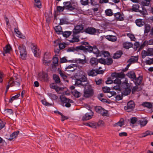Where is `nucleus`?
Returning <instances> with one entry per match:
<instances>
[{"instance_id": "1", "label": "nucleus", "mask_w": 153, "mask_h": 153, "mask_svg": "<svg viewBox=\"0 0 153 153\" xmlns=\"http://www.w3.org/2000/svg\"><path fill=\"white\" fill-rule=\"evenodd\" d=\"M64 6L63 7L58 6L56 7V10H55L54 13V20H57L58 13L62 12L65 9L69 11H73L74 10H77L79 9L78 4L77 2L75 1H65L63 3Z\"/></svg>"}, {"instance_id": "2", "label": "nucleus", "mask_w": 153, "mask_h": 153, "mask_svg": "<svg viewBox=\"0 0 153 153\" xmlns=\"http://www.w3.org/2000/svg\"><path fill=\"white\" fill-rule=\"evenodd\" d=\"M126 75L130 79H132L133 80H135L134 84L136 85H140L143 81V76H140L137 78L135 73L134 71H131L128 72L126 74Z\"/></svg>"}, {"instance_id": "3", "label": "nucleus", "mask_w": 153, "mask_h": 153, "mask_svg": "<svg viewBox=\"0 0 153 153\" xmlns=\"http://www.w3.org/2000/svg\"><path fill=\"white\" fill-rule=\"evenodd\" d=\"M85 86L84 97L85 98H89L92 97L94 94V91L91 85L87 83L85 84Z\"/></svg>"}, {"instance_id": "4", "label": "nucleus", "mask_w": 153, "mask_h": 153, "mask_svg": "<svg viewBox=\"0 0 153 153\" xmlns=\"http://www.w3.org/2000/svg\"><path fill=\"white\" fill-rule=\"evenodd\" d=\"M21 58L22 60L26 59L27 56V52L25 46L23 45H20L18 47Z\"/></svg>"}, {"instance_id": "5", "label": "nucleus", "mask_w": 153, "mask_h": 153, "mask_svg": "<svg viewBox=\"0 0 153 153\" xmlns=\"http://www.w3.org/2000/svg\"><path fill=\"white\" fill-rule=\"evenodd\" d=\"M126 105L124 107V109L127 112H129L133 111L135 107V104L132 100L128 101Z\"/></svg>"}, {"instance_id": "6", "label": "nucleus", "mask_w": 153, "mask_h": 153, "mask_svg": "<svg viewBox=\"0 0 153 153\" xmlns=\"http://www.w3.org/2000/svg\"><path fill=\"white\" fill-rule=\"evenodd\" d=\"M94 109L97 113L102 114L103 116H108V111L101 106H97L95 107Z\"/></svg>"}, {"instance_id": "7", "label": "nucleus", "mask_w": 153, "mask_h": 153, "mask_svg": "<svg viewBox=\"0 0 153 153\" xmlns=\"http://www.w3.org/2000/svg\"><path fill=\"white\" fill-rule=\"evenodd\" d=\"M87 47L88 48V49L91 50V51L89 52L90 53L93 52L94 54H96V57H97L99 56H101V52L98 49L96 45H94L93 47L91 45L87 46Z\"/></svg>"}, {"instance_id": "8", "label": "nucleus", "mask_w": 153, "mask_h": 153, "mask_svg": "<svg viewBox=\"0 0 153 153\" xmlns=\"http://www.w3.org/2000/svg\"><path fill=\"white\" fill-rule=\"evenodd\" d=\"M99 29H97L94 27H88L84 29L83 32L90 35H95L97 32L99 33Z\"/></svg>"}, {"instance_id": "9", "label": "nucleus", "mask_w": 153, "mask_h": 153, "mask_svg": "<svg viewBox=\"0 0 153 153\" xmlns=\"http://www.w3.org/2000/svg\"><path fill=\"white\" fill-rule=\"evenodd\" d=\"M30 44V47L34 53V56L38 58L40 57V53L39 49L37 47L36 45L34 43H31Z\"/></svg>"}, {"instance_id": "10", "label": "nucleus", "mask_w": 153, "mask_h": 153, "mask_svg": "<svg viewBox=\"0 0 153 153\" xmlns=\"http://www.w3.org/2000/svg\"><path fill=\"white\" fill-rule=\"evenodd\" d=\"M38 77L41 80H43L44 82H46L48 81V75L45 72L42 71L41 73H39Z\"/></svg>"}, {"instance_id": "11", "label": "nucleus", "mask_w": 153, "mask_h": 153, "mask_svg": "<svg viewBox=\"0 0 153 153\" xmlns=\"http://www.w3.org/2000/svg\"><path fill=\"white\" fill-rule=\"evenodd\" d=\"M89 112L86 113L83 116L82 118V120L83 121L89 120L92 118L94 115V113L91 110H89Z\"/></svg>"}, {"instance_id": "12", "label": "nucleus", "mask_w": 153, "mask_h": 153, "mask_svg": "<svg viewBox=\"0 0 153 153\" xmlns=\"http://www.w3.org/2000/svg\"><path fill=\"white\" fill-rule=\"evenodd\" d=\"M87 80V78L84 75H83L80 79H77L75 82V85H80L83 86H85V85L82 84V82H86Z\"/></svg>"}, {"instance_id": "13", "label": "nucleus", "mask_w": 153, "mask_h": 153, "mask_svg": "<svg viewBox=\"0 0 153 153\" xmlns=\"http://www.w3.org/2000/svg\"><path fill=\"white\" fill-rule=\"evenodd\" d=\"M60 99H61V102H62V105L63 106H64V103H66V102H69L70 103H73L74 102V101L73 100L67 98L65 96H62V97L61 96H60Z\"/></svg>"}, {"instance_id": "14", "label": "nucleus", "mask_w": 153, "mask_h": 153, "mask_svg": "<svg viewBox=\"0 0 153 153\" xmlns=\"http://www.w3.org/2000/svg\"><path fill=\"white\" fill-rule=\"evenodd\" d=\"M114 15L115 17V19L117 21H121L124 20L123 17L122 16V15L120 12L114 13Z\"/></svg>"}, {"instance_id": "15", "label": "nucleus", "mask_w": 153, "mask_h": 153, "mask_svg": "<svg viewBox=\"0 0 153 153\" xmlns=\"http://www.w3.org/2000/svg\"><path fill=\"white\" fill-rule=\"evenodd\" d=\"M90 63L91 66H95L98 64V59L97 58H91L90 59Z\"/></svg>"}, {"instance_id": "16", "label": "nucleus", "mask_w": 153, "mask_h": 153, "mask_svg": "<svg viewBox=\"0 0 153 153\" xmlns=\"http://www.w3.org/2000/svg\"><path fill=\"white\" fill-rule=\"evenodd\" d=\"M123 54V51L121 50L118 51L114 54L113 58L114 59H117L121 57Z\"/></svg>"}, {"instance_id": "17", "label": "nucleus", "mask_w": 153, "mask_h": 153, "mask_svg": "<svg viewBox=\"0 0 153 153\" xmlns=\"http://www.w3.org/2000/svg\"><path fill=\"white\" fill-rule=\"evenodd\" d=\"M138 59V56H131L127 62V63L130 62L131 64L132 63L137 62Z\"/></svg>"}, {"instance_id": "18", "label": "nucleus", "mask_w": 153, "mask_h": 153, "mask_svg": "<svg viewBox=\"0 0 153 153\" xmlns=\"http://www.w3.org/2000/svg\"><path fill=\"white\" fill-rule=\"evenodd\" d=\"M19 131H17L14 132L10 135V137L9 138L7 139L8 140H9L11 141L14 138H16L17 135L19 133Z\"/></svg>"}, {"instance_id": "19", "label": "nucleus", "mask_w": 153, "mask_h": 153, "mask_svg": "<svg viewBox=\"0 0 153 153\" xmlns=\"http://www.w3.org/2000/svg\"><path fill=\"white\" fill-rule=\"evenodd\" d=\"M136 25L139 27H141L145 25L144 20L141 19H137L135 21Z\"/></svg>"}, {"instance_id": "20", "label": "nucleus", "mask_w": 153, "mask_h": 153, "mask_svg": "<svg viewBox=\"0 0 153 153\" xmlns=\"http://www.w3.org/2000/svg\"><path fill=\"white\" fill-rule=\"evenodd\" d=\"M58 58L57 57H53V58L52 67H56L58 66Z\"/></svg>"}, {"instance_id": "21", "label": "nucleus", "mask_w": 153, "mask_h": 153, "mask_svg": "<svg viewBox=\"0 0 153 153\" xmlns=\"http://www.w3.org/2000/svg\"><path fill=\"white\" fill-rule=\"evenodd\" d=\"M133 44L131 42H124L123 44V46L124 48L128 49L132 47Z\"/></svg>"}, {"instance_id": "22", "label": "nucleus", "mask_w": 153, "mask_h": 153, "mask_svg": "<svg viewBox=\"0 0 153 153\" xmlns=\"http://www.w3.org/2000/svg\"><path fill=\"white\" fill-rule=\"evenodd\" d=\"M148 122V120H143L137 121L138 124H140L141 127L146 126Z\"/></svg>"}, {"instance_id": "23", "label": "nucleus", "mask_w": 153, "mask_h": 153, "mask_svg": "<svg viewBox=\"0 0 153 153\" xmlns=\"http://www.w3.org/2000/svg\"><path fill=\"white\" fill-rule=\"evenodd\" d=\"M130 86H129L126 88H125V89L123 93H122V94L125 96L129 94L131 92V90L129 88Z\"/></svg>"}, {"instance_id": "24", "label": "nucleus", "mask_w": 153, "mask_h": 153, "mask_svg": "<svg viewBox=\"0 0 153 153\" xmlns=\"http://www.w3.org/2000/svg\"><path fill=\"white\" fill-rule=\"evenodd\" d=\"M105 38L108 40L112 42H115L117 40L116 37L112 35L107 36Z\"/></svg>"}, {"instance_id": "25", "label": "nucleus", "mask_w": 153, "mask_h": 153, "mask_svg": "<svg viewBox=\"0 0 153 153\" xmlns=\"http://www.w3.org/2000/svg\"><path fill=\"white\" fill-rule=\"evenodd\" d=\"M11 49L12 48L9 44L6 45L5 47L4 48V52H5V53H9Z\"/></svg>"}, {"instance_id": "26", "label": "nucleus", "mask_w": 153, "mask_h": 153, "mask_svg": "<svg viewBox=\"0 0 153 153\" xmlns=\"http://www.w3.org/2000/svg\"><path fill=\"white\" fill-rule=\"evenodd\" d=\"M34 1L36 3L34 4V7H36L39 8H40L42 7L40 0H34Z\"/></svg>"}, {"instance_id": "27", "label": "nucleus", "mask_w": 153, "mask_h": 153, "mask_svg": "<svg viewBox=\"0 0 153 153\" xmlns=\"http://www.w3.org/2000/svg\"><path fill=\"white\" fill-rule=\"evenodd\" d=\"M53 78L56 83L58 84L60 82V79L59 76L56 74H53Z\"/></svg>"}, {"instance_id": "28", "label": "nucleus", "mask_w": 153, "mask_h": 153, "mask_svg": "<svg viewBox=\"0 0 153 153\" xmlns=\"http://www.w3.org/2000/svg\"><path fill=\"white\" fill-rule=\"evenodd\" d=\"M139 7L140 5L138 4H134L133 5L131 10L132 11L137 12L138 9H139Z\"/></svg>"}, {"instance_id": "29", "label": "nucleus", "mask_w": 153, "mask_h": 153, "mask_svg": "<svg viewBox=\"0 0 153 153\" xmlns=\"http://www.w3.org/2000/svg\"><path fill=\"white\" fill-rule=\"evenodd\" d=\"M142 105L144 107H146L149 109L152 107V104L150 102H145L142 103Z\"/></svg>"}, {"instance_id": "30", "label": "nucleus", "mask_w": 153, "mask_h": 153, "mask_svg": "<svg viewBox=\"0 0 153 153\" xmlns=\"http://www.w3.org/2000/svg\"><path fill=\"white\" fill-rule=\"evenodd\" d=\"M144 33H147L150 31L151 29L150 25L148 24H146L145 25Z\"/></svg>"}, {"instance_id": "31", "label": "nucleus", "mask_w": 153, "mask_h": 153, "mask_svg": "<svg viewBox=\"0 0 153 153\" xmlns=\"http://www.w3.org/2000/svg\"><path fill=\"white\" fill-rule=\"evenodd\" d=\"M72 94L76 97L78 98L81 95V93L76 90H74V91L72 92Z\"/></svg>"}, {"instance_id": "32", "label": "nucleus", "mask_w": 153, "mask_h": 153, "mask_svg": "<svg viewBox=\"0 0 153 153\" xmlns=\"http://www.w3.org/2000/svg\"><path fill=\"white\" fill-rule=\"evenodd\" d=\"M153 135V132L152 131L148 130L145 133L142 134V137H145L148 135Z\"/></svg>"}, {"instance_id": "33", "label": "nucleus", "mask_w": 153, "mask_h": 153, "mask_svg": "<svg viewBox=\"0 0 153 153\" xmlns=\"http://www.w3.org/2000/svg\"><path fill=\"white\" fill-rule=\"evenodd\" d=\"M48 95L52 100H56L58 98V96L57 95L52 93H48Z\"/></svg>"}, {"instance_id": "34", "label": "nucleus", "mask_w": 153, "mask_h": 153, "mask_svg": "<svg viewBox=\"0 0 153 153\" xmlns=\"http://www.w3.org/2000/svg\"><path fill=\"white\" fill-rule=\"evenodd\" d=\"M79 50L83 51L84 52H91V50H90L88 48H86L85 47L82 45L79 46Z\"/></svg>"}, {"instance_id": "35", "label": "nucleus", "mask_w": 153, "mask_h": 153, "mask_svg": "<svg viewBox=\"0 0 153 153\" xmlns=\"http://www.w3.org/2000/svg\"><path fill=\"white\" fill-rule=\"evenodd\" d=\"M71 34V32L70 31H65L64 32H62V34L63 36L66 38L68 37Z\"/></svg>"}, {"instance_id": "36", "label": "nucleus", "mask_w": 153, "mask_h": 153, "mask_svg": "<svg viewBox=\"0 0 153 153\" xmlns=\"http://www.w3.org/2000/svg\"><path fill=\"white\" fill-rule=\"evenodd\" d=\"M20 96V94H18L12 97L11 98L9 99V102L11 103L14 100L17 99Z\"/></svg>"}, {"instance_id": "37", "label": "nucleus", "mask_w": 153, "mask_h": 153, "mask_svg": "<svg viewBox=\"0 0 153 153\" xmlns=\"http://www.w3.org/2000/svg\"><path fill=\"white\" fill-rule=\"evenodd\" d=\"M123 120L121 121V120L118 122L114 125V126H116L117 125H119L120 127H122V126L124 124V121L123 119H122Z\"/></svg>"}, {"instance_id": "38", "label": "nucleus", "mask_w": 153, "mask_h": 153, "mask_svg": "<svg viewBox=\"0 0 153 153\" xmlns=\"http://www.w3.org/2000/svg\"><path fill=\"white\" fill-rule=\"evenodd\" d=\"M88 75L89 76H96V71L95 69H92L88 73Z\"/></svg>"}, {"instance_id": "39", "label": "nucleus", "mask_w": 153, "mask_h": 153, "mask_svg": "<svg viewBox=\"0 0 153 153\" xmlns=\"http://www.w3.org/2000/svg\"><path fill=\"white\" fill-rule=\"evenodd\" d=\"M106 15L107 16H111L113 15L112 10L111 9H107L105 11Z\"/></svg>"}, {"instance_id": "40", "label": "nucleus", "mask_w": 153, "mask_h": 153, "mask_svg": "<svg viewBox=\"0 0 153 153\" xmlns=\"http://www.w3.org/2000/svg\"><path fill=\"white\" fill-rule=\"evenodd\" d=\"M42 104L46 106H53V104L52 103H50L48 102H47L46 100V99H44V100H42Z\"/></svg>"}, {"instance_id": "41", "label": "nucleus", "mask_w": 153, "mask_h": 153, "mask_svg": "<svg viewBox=\"0 0 153 153\" xmlns=\"http://www.w3.org/2000/svg\"><path fill=\"white\" fill-rule=\"evenodd\" d=\"M102 90L104 93H109L110 92L111 88L109 87L105 86L103 87Z\"/></svg>"}, {"instance_id": "42", "label": "nucleus", "mask_w": 153, "mask_h": 153, "mask_svg": "<svg viewBox=\"0 0 153 153\" xmlns=\"http://www.w3.org/2000/svg\"><path fill=\"white\" fill-rule=\"evenodd\" d=\"M101 55H103L105 57L109 56H110V53L109 52L106 51H102L101 52Z\"/></svg>"}, {"instance_id": "43", "label": "nucleus", "mask_w": 153, "mask_h": 153, "mask_svg": "<svg viewBox=\"0 0 153 153\" xmlns=\"http://www.w3.org/2000/svg\"><path fill=\"white\" fill-rule=\"evenodd\" d=\"M55 30L56 33L58 34H62L61 33H62L63 31H61L60 30L61 29V30H62L61 27L60 26H56L55 27Z\"/></svg>"}, {"instance_id": "44", "label": "nucleus", "mask_w": 153, "mask_h": 153, "mask_svg": "<svg viewBox=\"0 0 153 153\" xmlns=\"http://www.w3.org/2000/svg\"><path fill=\"white\" fill-rule=\"evenodd\" d=\"M73 36L74 37L72 38V39L69 41L70 43H74L75 42H79V39L78 38H77L75 35H74Z\"/></svg>"}, {"instance_id": "45", "label": "nucleus", "mask_w": 153, "mask_h": 153, "mask_svg": "<svg viewBox=\"0 0 153 153\" xmlns=\"http://www.w3.org/2000/svg\"><path fill=\"white\" fill-rule=\"evenodd\" d=\"M46 59L45 57V56H44L42 59L43 63L45 65L48 66H49V65L48 64V63H50L51 61L50 60L47 61V60H46Z\"/></svg>"}, {"instance_id": "46", "label": "nucleus", "mask_w": 153, "mask_h": 153, "mask_svg": "<svg viewBox=\"0 0 153 153\" xmlns=\"http://www.w3.org/2000/svg\"><path fill=\"white\" fill-rule=\"evenodd\" d=\"M149 45L148 43V41L145 40L143 44H142L140 46L139 50L142 49L145 46H147Z\"/></svg>"}, {"instance_id": "47", "label": "nucleus", "mask_w": 153, "mask_h": 153, "mask_svg": "<svg viewBox=\"0 0 153 153\" xmlns=\"http://www.w3.org/2000/svg\"><path fill=\"white\" fill-rule=\"evenodd\" d=\"M111 89L112 90L114 89L120 91L122 90V88H121V87H120V85H117L115 86H114L113 87H111Z\"/></svg>"}, {"instance_id": "48", "label": "nucleus", "mask_w": 153, "mask_h": 153, "mask_svg": "<svg viewBox=\"0 0 153 153\" xmlns=\"http://www.w3.org/2000/svg\"><path fill=\"white\" fill-rule=\"evenodd\" d=\"M141 55L143 58H144L147 56H149L147 51H146L145 50H143L142 51Z\"/></svg>"}, {"instance_id": "49", "label": "nucleus", "mask_w": 153, "mask_h": 153, "mask_svg": "<svg viewBox=\"0 0 153 153\" xmlns=\"http://www.w3.org/2000/svg\"><path fill=\"white\" fill-rule=\"evenodd\" d=\"M107 62H106V64L108 65H109L113 63V59L111 58H108L107 59Z\"/></svg>"}, {"instance_id": "50", "label": "nucleus", "mask_w": 153, "mask_h": 153, "mask_svg": "<svg viewBox=\"0 0 153 153\" xmlns=\"http://www.w3.org/2000/svg\"><path fill=\"white\" fill-rule=\"evenodd\" d=\"M137 122V118L136 117H132L131 118L130 123L134 124Z\"/></svg>"}, {"instance_id": "51", "label": "nucleus", "mask_w": 153, "mask_h": 153, "mask_svg": "<svg viewBox=\"0 0 153 153\" xmlns=\"http://www.w3.org/2000/svg\"><path fill=\"white\" fill-rule=\"evenodd\" d=\"M117 78L123 79L125 77V75L124 74L120 73H117Z\"/></svg>"}, {"instance_id": "52", "label": "nucleus", "mask_w": 153, "mask_h": 153, "mask_svg": "<svg viewBox=\"0 0 153 153\" xmlns=\"http://www.w3.org/2000/svg\"><path fill=\"white\" fill-rule=\"evenodd\" d=\"M112 78L111 77L108 78L107 80L105 81L107 84H111L113 83V80H112Z\"/></svg>"}, {"instance_id": "53", "label": "nucleus", "mask_w": 153, "mask_h": 153, "mask_svg": "<svg viewBox=\"0 0 153 153\" xmlns=\"http://www.w3.org/2000/svg\"><path fill=\"white\" fill-rule=\"evenodd\" d=\"M98 62L100 63L105 65L106 64V61L105 59L103 58H101L98 59Z\"/></svg>"}, {"instance_id": "54", "label": "nucleus", "mask_w": 153, "mask_h": 153, "mask_svg": "<svg viewBox=\"0 0 153 153\" xmlns=\"http://www.w3.org/2000/svg\"><path fill=\"white\" fill-rule=\"evenodd\" d=\"M64 89H67V88L66 87H60L58 86H57L56 89V91L58 93L60 91H63Z\"/></svg>"}, {"instance_id": "55", "label": "nucleus", "mask_w": 153, "mask_h": 153, "mask_svg": "<svg viewBox=\"0 0 153 153\" xmlns=\"http://www.w3.org/2000/svg\"><path fill=\"white\" fill-rule=\"evenodd\" d=\"M113 83L117 84V85H120V84H121V79L119 78H116L115 80H113Z\"/></svg>"}, {"instance_id": "56", "label": "nucleus", "mask_w": 153, "mask_h": 153, "mask_svg": "<svg viewBox=\"0 0 153 153\" xmlns=\"http://www.w3.org/2000/svg\"><path fill=\"white\" fill-rule=\"evenodd\" d=\"M117 73L114 72L112 73L111 74V77L112 78V79H113L114 78H117Z\"/></svg>"}, {"instance_id": "57", "label": "nucleus", "mask_w": 153, "mask_h": 153, "mask_svg": "<svg viewBox=\"0 0 153 153\" xmlns=\"http://www.w3.org/2000/svg\"><path fill=\"white\" fill-rule=\"evenodd\" d=\"M77 60L79 61V63H82V64H84L85 63H88L85 58L84 59H78Z\"/></svg>"}, {"instance_id": "58", "label": "nucleus", "mask_w": 153, "mask_h": 153, "mask_svg": "<svg viewBox=\"0 0 153 153\" xmlns=\"http://www.w3.org/2000/svg\"><path fill=\"white\" fill-rule=\"evenodd\" d=\"M66 43H61L59 44V48L60 50H62L65 48Z\"/></svg>"}, {"instance_id": "59", "label": "nucleus", "mask_w": 153, "mask_h": 153, "mask_svg": "<svg viewBox=\"0 0 153 153\" xmlns=\"http://www.w3.org/2000/svg\"><path fill=\"white\" fill-rule=\"evenodd\" d=\"M96 76L98 74H103L104 73V71L103 70H99V69H96Z\"/></svg>"}, {"instance_id": "60", "label": "nucleus", "mask_w": 153, "mask_h": 153, "mask_svg": "<svg viewBox=\"0 0 153 153\" xmlns=\"http://www.w3.org/2000/svg\"><path fill=\"white\" fill-rule=\"evenodd\" d=\"M147 51L148 53V55L149 56L153 55V48H149Z\"/></svg>"}, {"instance_id": "61", "label": "nucleus", "mask_w": 153, "mask_h": 153, "mask_svg": "<svg viewBox=\"0 0 153 153\" xmlns=\"http://www.w3.org/2000/svg\"><path fill=\"white\" fill-rule=\"evenodd\" d=\"M127 35L130 38L131 41H135V40L134 39H135V38L134 35L130 33H128L127 34Z\"/></svg>"}, {"instance_id": "62", "label": "nucleus", "mask_w": 153, "mask_h": 153, "mask_svg": "<svg viewBox=\"0 0 153 153\" xmlns=\"http://www.w3.org/2000/svg\"><path fill=\"white\" fill-rule=\"evenodd\" d=\"M81 4L83 5H86L88 4V0H81Z\"/></svg>"}, {"instance_id": "63", "label": "nucleus", "mask_w": 153, "mask_h": 153, "mask_svg": "<svg viewBox=\"0 0 153 153\" xmlns=\"http://www.w3.org/2000/svg\"><path fill=\"white\" fill-rule=\"evenodd\" d=\"M59 25H62L66 23L67 21L65 19L62 18L60 19Z\"/></svg>"}, {"instance_id": "64", "label": "nucleus", "mask_w": 153, "mask_h": 153, "mask_svg": "<svg viewBox=\"0 0 153 153\" xmlns=\"http://www.w3.org/2000/svg\"><path fill=\"white\" fill-rule=\"evenodd\" d=\"M145 63L147 65H150L153 64V59H151L150 60L146 61Z\"/></svg>"}]
</instances>
